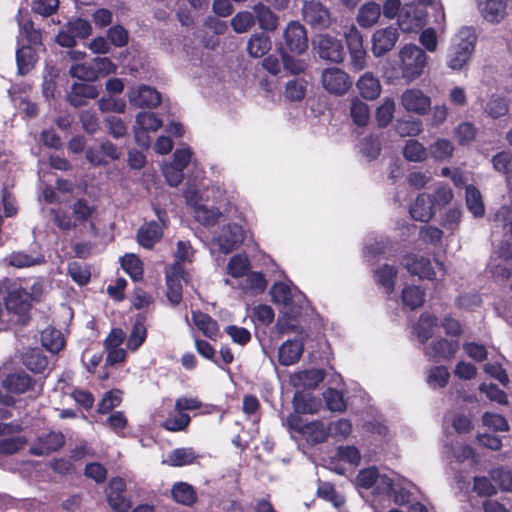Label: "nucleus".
Segmentation results:
<instances>
[{"instance_id": "53", "label": "nucleus", "mask_w": 512, "mask_h": 512, "mask_svg": "<svg viewBox=\"0 0 512 512\" xmlns=\"http://www.w3.org/2000/svg\"><path fill=\"white\" fill-rule=\"evenodd\" d=\"M361 153L369 160L376 159L381 152V144L377 136L369 135L360 141Z\"/></svg>"}, {"instance_id": "62", "label": "nucleus", "mask_w": 512, "mask_h": 512, "mask_svg": "<svg viewBox=\"0 0 512 512\" xmlns=\"http://www.w3.org/2000/svg\"><path fill=\"white\" fill-rule=\"evenodd\" d=\"M68 273L71 278L79 285H85L90 280V271L89 269L78 262H72L68 266Z\"/></svg>"}, {"instance_id": "28", "label": "nucleus", "mask_w": 512, "mask_h": 512, "mask_svg": "<svg viewBox=\"0 0 512 512\" xmlns=\"http://www.w3.org/2000/svg\"><path fill=\"white\" fill-rule=\"evenodd\" d=\"M271 49V39L265 32L254 33L248 40L247 51L251 57L260 58Z\"/></svg>"}, {"instance_id": "44", "label": "nucleus", "mask_w": 512, "mask_h": 512, "mask_svg": "<svg viewBox=\"0 0 512 512\" xmlns=\"http://www.w3.org/2000/svg\"><path fill=\"white\" fill-rule=\"evenodd\" d=\"M221 216V211L216 207L209 208L206 205H199L196 206L194 210L196 221L205 226L216 225Z\"/></svg>"}, {"instance_id": "6", "label": "nucleus", "mask_w": 512, "mask_h": 512, "mask_svg": "<svg viewBox=\"0 0 512 512\" xmlns=\"http://www.w3.org/2000/svg\"><path fill=\"white\" fill-rule=\"evenodd\" d=\"M302 16L313 29L328 28L332 21L329 10L318 0L305 1Z\"/></svg>"}, {"instance_id": "35", "label": "nucleus", "mask_w": 512, "mask_h": 512, "mask_svg": "<svg viewBox=\"0 0 512 512\" xmlns=\"http://www.w3.org/2000/svg\"><path fill=\"white\" fill-rule=\"evenodd\" d=\"M484 111L493 119L505 116L509 111V101L506 97L493 94L486 102Z\"/></svg>"}, {"instance_id": "13", "label": "nucleus", "mask_w": 512, "mask_h": 512, "mask_svg": "<svg viewBox=\"0 0 512 512\" xmlns=\"http://www.w3.org/2000/svg\"><path fill=\"white\" fill-rule=\"evenodd\" d=\"M65 443L64 435L60 432H50L45 436L39 437L30 447V452L36 456L49 455L59 450Z\"/></svg>"}, {"instance_id": "41", "label": "nucleus", "mask_w": 512, "mask_h": 512, "mask_svg": "<svg viewBox=\"0 0 512 512\" xmlns=\"http://www.w3.org/2000/svg\"><path fill=\"white\" fill-rule=\"evenodd\" d=\"M121 266L132 280L139 281L143 278V263L137 255L125 254L121 258Z\"/></svg>"}, {"instance_id": "19", "label": "nucleus", "mask_w": 512, "mask_h": 512, "mask_svg": "<svg viewBox=\"0 0 512 512\" xmlns=\"http://www.w3.org/2000/svg\"><path fill=\"white\" fill-rule=\"evenodd\" d=\"M192 321L205 337L216 340L219 334V325L209 314L199 310L193 311Z\"/></svg>"}, {"instance_id": "46", "label": "nucleus", "mask_w": 512, "mask_h": 512, "mask_svg": "<svg viewBox=\"0 0 512 512\" xmlns=\"http://www.w3.org/2000/svg\"><path fill=\"white\" fill-rule=\"evenodd\" d=\"M403 156L411 162H422L427 158V152L423 144L417 140L410 139L404 146Z\"/></svg>"}, {"instance_id": "33", "label": "nucleus", "mask_w": 512, "mask_h": 512, "mask_svg": "<svg viewBox=\"0 0 512 512\" xmlns=\"http://www.w3.org/2000/svg\"><path fill=\"white\" fill-rule=\"evenodd\" d=\"M381 15L380 5L374 2L364 4L358 13L357 22L361 27L373 26Z\"/></svg>"}, {"instance_id": "34", "label": "nucleus", "mask_w": 512, "mask_h": 512, "mask_svg": "<svg viewBox=\"0 0 512 512\" xmlns=\"http://www.w3.org/2000/svg\"><path fill=\"white\" fill-rule=\"evenodd\" d=\"M16 61L19 74H27L32 70L37 61L35 50L31 46L21 47L17 50Z\"/></svg>"}, {"instance_id": "64", "label": "nucleus", "mask_w": 512, "mask_h": 512, "mask_svg": "<svg viewBox=\"0 0 512 512\" xmlns=\"http://www.w3.org/2000/svg\"><path fill=\"white\" fill-rule=\"evenodd\" d=\"M492 478L501 490L512 492V471L503 467L497 468L493 470Z\"/></svg>"}, {"instance_id": "51", "label": "nucleus", "mask_w": 512, "mask_h": 512, "mask_svg": "<svg viewBox=\"0 0 512 512\" xmlns=\"http://www.w3.org/2000/svg\"><path fill=\"white\" fill-rule=\"evenodd\" d=\"M450 379V373L445 366H434L430 368L427 383L435 388H444L447 386Z\"/></svg>"}, {"instance_id": "25", "label": "nucleus", "mask_w": 512, "mask_h": 512, "mask_svg": "<svg viewBox=\"0 0 512 512\" xmlns=\"http://www.w3.org/2000/svg\"><path fill=\"white\" fill-rule=\"evenodd\" d=\"M198 455L192 447H182L172 450L162 464H167L171 467H182L191 465L195 462Z\"/></svg>"}, {"instance_id": "8", "label": "nucleus", "mask_w": 512, "mask_h": 512, "mask_svg": "<svg viewBox=\"0 0 512 512\" xmlns=\"http://www.w3.org/2000/svg\"><path fill=\"white\" fill-rule=\"evenodd\" d=\"M399 38L398 28L388 26L377 29L372 35L371 51L375 57H382L390 52Z\"/></svg>"}, {"instance_id": "30", "label": "nucleus", "mask_w": 512, "mask_h": 512, "mask_svg": "<svg viewBox=\"0 0 512 512\" xmlns=\"http://www.w3.org/2000/svg\"><path fill=\"white\" fill-rule=\"evenodd\" d=\"M438 324V318L435 315L423 313L415 327L418 340L425 344L433 335V329Z\"/></svg>"}, {"instance_id": "12", "label": "nucleus", "mask_w": 512, "mask_h": 512, "mask_svg": "<svg viewBox=\"0 0 512 512\" xmlns=\"http://www.w3.org/2000/svg\"><path fill=\"white\" fill-rule=\"evenodd\" d=\"M405 110L418 115H425L431 108L430 97L419 89H407L401 96Z\"/></svg>"}, {"instance_id": "1", "label": "nucleus", "mask_w": 512, "mask_h": 512, "mask_svg": "<svg viewBox=\"0 0 512 512\" xmlns=\"http://www.w3.org/2000/svg\"><path fill=\"white\" fill-rule=\"evenodd\" d=\"M193 248L189 241H178L175 253V262L166 268V297L172 306H177L182 301V283L189 281V273L185 270L183 263L191 262Z\"/></svg>"}, {"instance_id": "7", "label": "nucleus", "mask_w": 512, "mask_h": 512, "mask_svg": "<svg viewBox=\"0 0 512 512\" xmlns=\"http://www.w3.org/2000/svg\"><path fill=\"white\" fill-rule=\"evenodd\" d=\"M322 85L331 94L343 95L352 86L349 75L340 68H326L322 72Z\"/></svg>"}, {"instance_id": "56", "label": "nucleus", "mask_w": 512, "mask_h": 512, "mask_svg": "<svg viewBox=\"0 0 512 512\" xmlns=\"http://www.w3.org/2000/svg\"><path fill=\"white\" fill-rule=\"evenodd\" d=\"M307 83L303 79L288 81L285 87V96L290 101H300L305 97Z\"/></svg>"}, {"instance_id": "15", "label": "nucleus", "mask_w": 512, "mask_h": 512, "mask_svg": "<svg viewBox=\"0 0 512 512\" xmlns=\"http://www.w3.org/2000/svg\"><path fill=\"white\" fill-rule=\"evenodd\" d=\"M128 99L131 104L138 107L155 106L160 102V94L149 86L132 88L128 92Z\"/></svg>"}, {"instance_id": "43", "label": "nucleus", "mask_w": 512, "mask_h": 512, "mask_svg": "<svg viewBox=\"0 0 512 512\" xmlns=\"http://www.w3.org/2000/svg\"><path fill=\"white\" fill-rule=\"evenodd\" d=\"M41 341L43 346L52 353H58L65 345L61 332L53 328L42 331Z\"/></svg>"}, {"instance_id": "4", "label": "nucleus", "mask_w": 512, "mask_h": 512, "mask_svg": "<svg viewBox=\"0 0 512 512\" xmlns=\"http://www.w3.org/2000/svg\"><path fill=\"white\" fill-rule=\"evenodd\" d=\"M308 48V36L305 27L298 21H290L283 32V43L279 50L301 55Z\"/></svg>"}, {"instance_id": "63", "label": "nucleus", "mask_w": 512, "mask_h": 512, "mask_svg": "<svg viewBox=\"0 0 512 512\" xmlns=\"http://www.w3.org/2000/svg\"><path fill=\"white\" fill-rule=\"evenodd\" d=\"M455 135L460 145H466L475 139L476 128L471 122H463L455 129Z\"/></svg>"}, {"instance_id": "37", "label": "nucleus", "mask_w": 512, "mask_h": 512, "mask_svg": "<svg viewBox=\"0 0 512 512\" xmlns=\"http://www.w3.org/2000/svg\"><path fill=\"white\" fill-rule=\"evenodd\" d=\"M4 261L10 266L25 268L44 263V256L40 254L32 256L23 252H13Z\"/></svg>"}, {"instance_id": "14", "label": "nucleus", "mask_w": 512, "mask_h": 512, "mask_svg": "<svg viewBox=\"0 0 512 512\" xmlns=\"http://www.w3.org/2000/svg\"><path fill=\"white\" fill-rule=\"evenodd\" d=\"M409 213L411 217L420 222H428L434 216V205L429 194H419L411 204Z\"/></svg>"}, {"instance_id": "27", "label": "nucleus", "mask_w": 512, "mask_h": 512, "mask_svg": "<svg viewBox=\"0 0 512 512\" xmlns=\"http://www.w3.org/2000/svg\"><path fill=\"white\" fill-rule=\"evenodd\" d=\"M397 24L403 32L411 33L419 31L423 27L424 21L421 16L416 15L415 9L409 7V9H401Z\"/></svg>"}, {"instance_id": "23", "label": "nucleus", "mask_w": 512, "mask_h": 512, "mask_svg": "<svg viewBox=\"0 0 512 512\" xmlns=\"http://www.w3.org/2000/svg\"><path fill=\"white\" fill-rule=\"evenodd\" d=\"M357 88L360 95L367 100H374L381 93V84L377 77L371 72L364 73L357 81Z\"/></svg>"}, {"instance_id": "2", "label": "nucleus", "mask_w": 512, "mask_h": 512, "mask_svg": "<svg viewBox=\"0 0 512 512\" xmlns=\"http://www.w3.org/2000/svg\"><path fill=\"white\" fill-rule=\"evenodd\" d=\"M473 28L463 27L453 38L449 49L447 66L452 70H461L470 59L476 44Z\"/></svg>"}, {"instance_id": "31", "label": "nucleus", "mask_w": 512, "mask_h": 512, "mask_svg": "<svg viewBox=\"0 0 512 512\" xmlns=\"http://www.w3.org/2000/svg\"><path fill=\"white\" fill-rule=\"evenodd\" d=\"M160 128V119L156 112L146 111L142 112L137 116V130L136 137L141 138V134L144 132L157 133Z\"/></svg>"}, {"instance_id": "59", "label": "nucleus", "mask_w": 512, "mask_h": 512, "mask_svg": "<svg viewBox=\"0 0 512 512\" xmlns=\"http://www.w3.org/2000/svg\"><path fill=\"white\" fill-rule=\"evenodd\" d=\"M479 391L485 393L490 401L496 402L501 405H505L508 403L507 394L494 383H481L479 385Z\"/></svg>"}, {"instance_id": "60", "label": "nucleus", "mask_w": 512, "mask_h": 512, "mask_svg": "<svg viewBox=\"0 0 512 512\" xmlns=\"http://www.w3.org/2000/svg\"><path fill=\"white\" fill-rule=\"evenodd\" d=\"M195 349L197 353L203 358L213 362L219 368L224 370V367L216 358V350L215 348L206 340L195 338L194 339Z\"/></svg>"}, {"instance_id": "38", "label": "nucleus", "mask_w": 512, "mask_h": 512, "mask_svg": "<svg viewBox=\"0 0 512 512\" xmlns=\"http://www.w3.org/2000/svg\"><path fill=\"white\" fill-rule=\"evenodd\" d=\"M303 435L312 444L323 443L330 436V427L325 426L322 421H312L309 422L308 428L304 431Z\"/></svg>"}, {"instance_id": "36", "label": "nucleus", "mask_w": 512, "mask_h": 512, "mask_svg": "<svg viewBox=\"0 0 512 512\" xmlns=\"http://www.w3.org/2000/svg\"><path fill=\"white\" fill-rule=\"evenodd\" d=\"M402 302L411 310L421 307L425 302V291L419 286H406L402 290Z\"/></svg>"}, {"instance_id": "9", "label": "nucleus", "mask_w": 512, "mask_h": 512, "mask_svg": "<svg viewBox=\"0 0 512 512\" xmlns=\"http://www.w3.org/2000/svg\"><path fill=\"white\" fill-rule=\"evenodd\" d=\"M402 265L411 275H416L420 279L433 280L436 273L428 257L415 253H408L402 259Z\"/></svg>"}, {"instance_id": "61", "label": "nucleus", "mask_w": 512, "mask_h": 512, "mask_svg": "<svg viewBox=\"0 0 512 512\" xmlns=\"http://www.w3.org/2000/svg\"><path fill=\"white\" fill-rule=\"evenodd\" d=\"M162 175L165 177L167 184L176 187L183 181L184 170L170 163H165L162 164Z\"/></svg>"}, {"instance_id": "26", "label": "nucleus", "mask_w": 512, "mask_h": 512, "mask_svg": "<svg viewBox=\"0 0 512 512\" xmlns=\"http://www.w3.org/2000/svg\"><path fill=\"white\" fill-rule=\"evenodd\" d=\"M398 271L395 266L383 264L374 271L376 283L383 287L387 294L394 291Z\"/></svg>"}, {"instance_id": "50", "label": "nucleus", "mask_w": 512, "mask_h": 512, "mask_svg": "<svg viewBox=\"0 0 512 512\" xmlns=\"http://www.w3.org/2000/svg\"><path fill=\"white\" fill-rule=\"evenodd\" d=\"M326 406L333 412H344L347 408L342 392L334 388H328L324 393Z\"/></svg>"}, {"instance_id": "40", "label": "nucleus", "mask_w": 512, "mask_h": 512, "mask_svg": "<svg viewBox=\"0 0 512 512\" xmlns=\"http://www.w3.org/2000/svg\"><path fill=\"white\" fill-rule=\"evenodd\" d=\"M159 227L156 222H150L143 226L138 231V243L146 248L151 249L158 241Z\"/></svg>"}, {"instance_id": "58", "label": "nucleus", "mask_w": 512, "mask_h": 512, "mask_svg": "<svg viewBox=\"0 0 512 512\" xmlns=\"http://www.w3.org/2000/svg\"><path fill=\"white\" fill-rule=\"evenodd\" d=\"M146 338V328L142 322L137 320L127 340V348L136 351Z\"/></svg>"}, {"instance_id": "11", "label": "nucleus", "mask_w": 512, "mask_h": 512, "mask_svg": "<svg viewBox=\"0 0 512 512\" xmlns=\"http://www.w3.org/2000/svg\"><path fill=\"white\" fill-rule=\"evenodd\" d=\"M244 234L242 227L236 223H229L222 227L216 238L219 250L225 254L236 250L243 242Z\"/></svg>"}, {"instance_id": "5", "label": "nucleus", "mask_w": 512, "mask_h": 512, "mask_svg": "<svg viewBox=\"0 0 512 512\" xmlns=\"http://www.w3.org/2000/svg\"><path fill=\"white\" fill-rule=\"evenodd\" d=\"M313 44L321 59L333 63L343 62L345 51L341 40L328 34H320L314 39Z\"/></svg>"}, {"instance_id": "22", "label": "nucleus", "mask_w": 512, "mask_h": 512, "mask_svg": "<svg viewBox=\"0 0 512 512\" xmlns=\"http://www.w3.org/2000/svg\"><path fill=\"white\" fill-rule=\"evenodd\" d=\"M324 378L325 372L323 369L313 368L295 373L292 377V383L295 386H302L305 389H315Z\"/></svg>"}, {"instance_id": "24", "label": "nucleus", "mask_w": 512, "mask_h": 512, "mask_svg": "<svg viewBox=\"0 0 512 512\" xmlns=\"http://www.w3.org/2000/svg\"><path fill=\"white\" fill-rule=\"evenodd\" d=\"M173 500L184 506L191 507L198 501L195 488L187 482H176L171 488Z\"/></svg>"}, {"instance_id": "47", "label": "nucleus", "mask_w": 512, "mask_h": 512, "mask_svg": "<svg viewBox=\"0 0 512 512\" xmlns=\"http://www.w3.org/2000/svg\"><path fill=\"white\" fill-rule=\"evenodd\" d=\"M395 102L392 98H386L377 108L375 118L379 127H387L394 117Z\"/></svg>"}, {"instance_id": "10", "label": "nucleus", "mask_w": 512, "mask_h": 512, "mask_svg": "<svg viewBox=\"0 0 512 512\" xmlns=\"http://www.w3.org/2000/svg\"><path fill=\"white\" fill-rule=\"evenodd\" d=\"M31 299V295L22 288L14 289L8 294L5 304L7 310L18 317L15 322L25 323L26 315L30 309Z\"/></svg>"}, {"instance_id": "54", "label": "nucleus", "mask_w": 512, "mask_h": 512, "mask_svg": "<svg viewBox=\"0 0 512 512\" xmlns=\"http://www.w3.org/2000/svg\"><path fill=\"white\" fill-rule=\"evenodd\" d=\"M69 74L72 77L84 81H95L97 79V71L94 69L93 64L76 63L71 65Z\"/></svg>"}, {"instance_id": "39", "label": "nucleus", "mask_w": 512, "mask_h": 512, "mask_svg": "<svg viewBox=\"0 0 512 512\" xmlns=\"http://www.w3.org/2000/svg\"><path fill=\"white\" fill-rule=\"evenodd\" d=\"M3 386L11 393L21 394L30 388L31 379L27 374L14 373L4 380Z\"/></svg>"}, {"instance_id": "18", "label": "nucleus", "mask_w": 512, "mask_h": 512, "mask_svg": "<svg viewBox=\"0 0 512 512\" xmlns=\"http://www.w3.org/2000/svg\"><path fill=\"white\" fill-rule=\"evenodd\" d=\"M483 17L491 23H499L506 15L507 0H477Z\"/></svg>"}, {"instance_id": "16", "label": "nucleus", "mask_w": 512, "mask_h": 512, "mask_svg": "<svg viewBox=\"0 0 512 512\" xmlns=\"http://www.w3.org/2000/svg\"><path fill=\"white\" fill-rule=\"evenodd\" d=\"M304 344L301 340H287L278 350V361L283 366H290L299 361L303 354Z\"/></svg>"}, {"instance_id": "21", "label": "nucleus", "mask_w": 512, "mask_h": 512, "mask_svg": "<svg viewBox=\"0 0 512 512\" xmlns=\"http://www.w3.org/2000/svg\"><path fill=\"white\" fill-rule=\"evenodd\" d=\"M97 96L98 90L95 86L85 83H74L67 95V99L73 106L79 107L84 105L87 99H94Z\"/></svg>"}, {"instance_id": "32", "label": "nucleus", "mask_w": 512, "mask_h": 512, "mask_svg": "<svg viewBox=\"0 0 512 512\" xmlns=\"http://www.w3.org/2000/svg\"><path fill=\"white\" fill-rule=\"evenodd\" d=\"M466 206L476 218H481L485 215V207L481 193L474 185H468L466 187Z\"/></svg>"}, {"instance_id": "49", "label": "nucleus", "mask_w": 512, "mask_h": 512, "mask_svg": "<svg viewBox=\"0 0 512 512\" xmlns=\"http://www.w3.org/2000/svg\"><path fill=\"white\" fill-rule=\"evenodd\" d=\"M255 24L254 12L241 11L231 19V26L236 33H245Z\"/></svg>"}, {"instance_id": "3", "label": "nucleus", "mask_w": 512, "mask_h": 512, "mask_svg": "<svg viewBox=\"0 0 512 512\" xmlns=\"http://www.w3.org/2000/svg\"><path fill=\"white\" fill-rule=\"evenodd\" d=\"M399 59L401 76L407 83L418 79L427 65L425 51L414 44L403 46L399 51Z\"/></svg>"}, {"instance_id": "52", "label": "nucleus", "mask_w": 512, "mask_h": 512, "mask_svg": "<svg viewBox=\"0 0 512 512\" xmlns=\"http://www.w3.org/2000/svg\"><path fill=\"white\" fill-rule=\"evenodd\" d=\"M380 478L379 470L376 466L361 469L356 477L357 486L363 489L372 488Z\"/></svg>"}, {"instance_id": "17", "label": "nucleus", "mask_w": 512, "mask_h": 512, "mask_svg": "<svg viewBox=\"0 0 512 512\" xmlns=\"http://www.w3.org/2000/svg\"><path fill=\"white\" fill-rule=\"evenodd\" d=\"M429 349V354L435 361L450 360L458 351L459 342L440 338L431 342Z\"/></svg>"}, {"instance_id": "48", "label": "nucleus", "mask_w": 512, "mask_h": 512, "mask_svg": "<svg viewBox=\"0 0 512 512\" xmlns=\"http://www.w3.org/2000/svg\"><path fill=\"white\" fill-rule=\"evenodd\" d=\"M492 165L495 171L510 178L512 175V153L510 151H500L492 157Z\"/></svg>"}, {"instance_id": "20", "label": "nucleus", "mask_w": 512, "mask_h": 512, "mask_svg": "<svg viewBox=\"0 0 512 512\" xmlns=\"http://www.w3.org/2000/svg\"><path fill=\"white\" fill-rule=\"evenodd\" d=\"M255 21L266 32H273L278 27L279 17L273 13L269 6L258 3L253 7Z\"/></svg>"}, {"instance_id": "45", "label": "nucleus", "mask_w": 512, "mask_h": 512, "mask_svg": "<svg viewBox=\"0 0 512 512\" xmlns=\"http://www.w3.org/2000/svg\"><path fill=\"white\" fill-rule=\"evenodd\" d=\"M350 115L356 125L364 127L370 119L369 106L358 98H354L350 105Z\"/></svg>"}, {"instance_id": "29", "label": "nucleus", "mask_w": 512, "mask_h": 512, "mask_svg": "<svg viewBox=\"0 0 512 512\" xmlns=\"http://www.w3.org/2000/svg\"><path fill=\"white\" fill-rule=\"evenodd\" d=\"M191 422V417L185 413L177 410L170 412L165 420L162 422V428L170 432H184L187 431Z\"/></svg>"}, {"instance_id": "57", "label": "nucleus", "mask_w": 512, "mask_h": 512, "mask_svg": "<svg viewBox=\"0 0 512 512\" xmlns=\"http://www.w3.org/2000/svg\"><path fill=\"white\" fill-rule=\"evenodd\" d=\"M482 422L484 426H487L494 431L507 432L510 429L506 418L497 413L485 412L482 415Z\"/></svg>"}, {"instance_id": "55", "label": "nucleus", "mask_w": 512, "mask_h": 512, "mask_svg": "<svg viewBox=\"0 0 512 512\" xmlns=\"http://www.w3.org/2000/svg\"><path fill=\"white\" fill-rule=\"evenodd\" d=\"M454 146L447 139H438L430 146V153L436 160H445L453 155Z\"/></svg>"}, {"instance_id": "42", "label": "nucleus", "mask_w": 512, "mask_h": 512, "mask_svg": "<svg viewBox=\"0 0 512 512\" xmlns=\"http://www.w3.org/2000/svg\"><path fill=\"white\" fill-rule=\"evenodd\" d=\"M251 267L250 260L245 254H235L228 262L227 272L233 278H241L247 275Z\"/></svg>"}]
</instances>
